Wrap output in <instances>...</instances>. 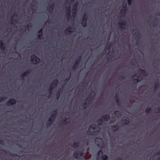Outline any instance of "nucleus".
<instances>
[{
    "label": "nucleus",
    "instance_id": "b1692460",
    "mask_svg": "<svg viewBox=\"0 0 160 160\" xmlns=\"http://www.w3.org/2000/svg\"><path fill=\"white\" fill-rule=\"evenodd\" d=\"M127 11V9L126 8H123L122 9L121 13L122 15V16H125V13Z\"/></svg>",
    "mask_w": 160,
    "mask_h": 160
},
{
    "label": "nucleus",
    "instance_id": "a18cd8bd",
    "mask_svg": "<svg viewBox=\"0 0 160 160\" xmlns=\"http://www.w3.org/2000/svg\"><path fill=\"white\" fill-rule=\"evenodd\" d=\"M23 75V74H22L21 76V78L22 79H24V78L25 76H22Z\"/></svg>",
    "mask_w": 160,
    "mask_h": 160
},
{
    "label": "nucleus",
    "instance_id": "49530a36",
    "mask_svg": "<svg viewBox=\"0 0 160 160\" xmlns=\"http://www.w3.org/2000/svg\"><path fill=\"white\" fill-rule=\"evenodd\" d=\"M12 21L16 22V20L13 19H12V21L11 22V23L12 25L13 24V23L12 22Z\"/></svg>",
    "mask_w": 160,
    "mask_h": 160
},
{
    "label": "nucleus",
    "instance_id": "c756f323",
    "mask_svg": "<svg viewBox=\"0 0 160 160\" xmlns=\"http://www.w3.org/2000/svg\"><path fill=\"white\" fill-rule=\"evenodd\" d=\"M69 119L68 118H65L63 122L64 124H69L70 122L69 121H68V120Z\"/></svg>",
    "mask_w": 160,
    "mask_h": 160
},
{
    "label": "nucleus",
    "instance_id": "f704fd0d",
    "mask_svg": "<svg viewBox=\"0 0 160 160\" xmlns=\"http://www.w3.org/2000/svg\"><path fill=\"white\" fill-rule=\"evenodd\" d=\"M114 114L115 115H118L119 116H121V114L120 112L118 111H116L114 112Z\"/></svg>",
    "mask_w": 160,
    "mask_h": 160
},
{
    "label": "nucleus",
    "instance_id": "de8ad7c7",
    "mask_svg": "<svg viewBox=\"0 0 160 160\" xmlns=\"http://www.w3.org/2000/svg\"><path fill=\"white\" fill-rule=\"evenodd\" d=\"M52 91H50V90H49V95H52Z\"/></svg>",
    "mask_w": 160,
    "mask_h": 160
},
{
    "label": "nucleus",
    "instance_id": "7c9ffc66",
    "mask_svg": "<svg viewBox=\"0 0 160 160\" xmlns=\"http://www.w3.org/2000/svg\"><path fill=\"white\" fill-rule=\"evenodd\" d=\"M151 108L150 107H148L146 109L145 112L147 114L149 113L151 111Z\"/></svg>",
    "mask_w": 160,
    "mask_h": 160
},
{
    "label": "nucleus",
    "instance_id": "dca6fc26",
    "mask_svg": "<svg viewBox=\"0 0 160 160\" xmlns=\"http://www.w3.org/2000/svg\"><path fill=\"white\" fill-rule=\"evenodd\" d=\"M54 121V119L49 117L47 123V125L48 126H50Z\"/></svg>",
    "mask_w": 160,
    "mask_h": 160
},
{
    "label": "nucleus",
    "instance_id": "6ab92c4d",
    "mask_svg": "<svg viewBox=\"0 0 160 160\" xmlns=\"http://www.w3.org/2000/svg\"><path fill=\"white\" fill-rule=\"evenodd\" d=\"M132 77L133 78H134L135 77H137V79H134V80L136 81V82H140L141 80H139V78H140V76H137L136 74H135L132 76Z\"/></svg>",
    "mask_w": 160,
    "mask_h": 160
},
{
    "label": "nucleus",
    "instance_id": "58836bf2",
    "mask_svg": "<svg viewBox=\"0 0 160 160\" xmlns=\"http://www.w3.org/2000/svg\"><path fill=\"white\" fill-rule=\"evenodd\" d=\"M6 97H0V102L3 101L4 99H6Z\"/></svg>",
    "mask_w": 160,
    "mask_h": 160
},
{
    "label": "nucleus",
    "instance_id": "13d9d810",
    "mask_svg": "<svg viewBox=\"0 0 160 160\" xmlns=\"http://www.w3.org/2000/svg\"><path fill=\"white\" fill-rule=\"evenodd\" d=\"M135 34H138V33H137V32H135Z\"/></svg>",
    "mask_w": 160,
    "mask_h": 160
},
{
    "label": "nucleus",
    "instance_id": "cd10ccee",
    "mask_svg": "<svg viewBox=\"0 0 160 160\" xmlns=\"http://www.w3.org/2000/svg\"><path fill=\"white\" fill-rule=\"evenodd\" d=\"M31 72V71L30 70H28L22 73V76H26L28 75V74L30 73Z\"/></svg>",
    "mask_w": 160,
    "mask_h": 160
},
{
    "label": "nucleus",
    "instance_id": "5701e85b",
    "mask_svg": "<svg viewBox=\"0 0 160 160\" xmlns=\"http://www.w3.org/2000/svg\"><path fill=\"white\" fill-rule=\"evenodd\" d=\"M66 16L67 19L69 20L70 17V11H66Z\"/></svg>",
    "mask_w": 160,
    "mask_h": 160
},
{
    "label": "nucleus",
    "instance_id": "e433bc0d",
    "mask_svg": "<svg viewBox=\"0 0 160 160\" xmlns=\"http://www.w3.org/2000/svg\"><path fill=\"white\" fill-rule=\"evenodd\" d=\"M55 88V87L51 84L49 87V90L52 91V90Z\"/></svg>",
    "mask_w": 160,
    "mask_h": 160
},
{
    "label": "nucleus",
    "instance_id": "9d476101",
    "mask_svg": "<svg viewBox=\"0 0 160 160\" xmlns=\"http://www.w3.org/2000/svg\"><path fill=\"white\" fill-rule=\"evenodd\" d=\"M126 22L125 20H122L121 22H118V25L120 27L123 29H125L126 28L124 27L126 26Z\"/></svg>",
    "mask_w": 160,
    "mask_h": 160
},
{
    "label": "nucleus",
    "instance_id": "4be33fe9",
    "mask_svg": "<svg viewBox=\"0 0 160 160\" xmlns=\"http://www.w3.org/2000/svg\"><path fill=\"white\" fill-rule=\"evenodd\" d=\"M79 142H75L73 143L72 147L74 148H77L79 147Z\"/></svg>",
    "mask_w": 160,
    "mask_h": 160
},
{
    "label": "nucleus",
    "instance_id": "9b49d317",
    "mask_svg": "<svg viewBox=\"0 0 160 160\" xmlns=\"http://www.w3.org/2000/svg\"><path fill=\"white\" fill-rule=\"evenodd\" d=\"M57 114H58V110H57V109H55V110H54L52 111V113L51 114L50 117L51 118H52L55 120L56 116H57Z\"/></svg>",
    "mask_w": 160,
    "mask_h": 160
},
{
    "label": "nucleus",
    "instance_id": "bb28decb",
    "mask_svg": "<svg viewBox=\"0 0 160 160\" xmlns=\"http://www.w3.org/2000/svg\"><path fill=\"white\" fill-rule=\"evenodd\" d=\"M115 98L116 101V102L118 105H119L120 102L118 96L116 95L115 97Z\"/></svg>",
    "mask_w": 160,
    "mask_h": 160
},
{
    "label": "nucleus",
    "instance_id": "603ef678",
    "mask_svg": "<svg viewBox=\"0 0 160 160\" xmlns=\"http://www.w3.org/2000/svg\"><path fill=\"white\" fill-rule=\"evenodd\" d=\"M134 60L135 61V59H132V65H134V64H133V63H134L133 61Z\"/></svg>",
    "mask_w": 160,
    "mask_h": 160
},
{
    "label": "nucleus",
    "instance_id": "1a4fd4ad",
    "mask_svg": "<svg viewBox=\"0 0 160 160\" xmlns=\"http://www.w3.org/2000/svg\"><path fill=\"white\" fill-rule=\"evenodd\" d=\"M16 101L14 99H11L6 102V105L8 106H10L15 104Z\"/></svg>",
    "mask_w": 160,
    "mask_h": 160
},
{
    "label": "nucleus",
    "instance_id": "7ed1b4c3",
    "mask_svg": "<svg viewBox=\"0 0 160 160\" xmlns=\"http://www.w3.org/2000/svg\"><path fill=\"white\" fill-rule=\"evenodd\" d=\"M87 18L86 13H84L81 22L82 25L84 28L86 27L87 26Z\"/></svg>",
    "mask_w": 160,
    "mask_h": 160
},
{
    "label": "nucleus",
    "instance_id": "052dcab7",
    "mask_svg": "<svg viewBox=\"0 0 160 160\" xmlns=\"http://www.w3.org/2000/svg\"><path fill=\"white\" fill-rule=\"evenodd\" d=\"M4 152H6V151H4Z\"/></svg>",
    "mask_w": 160,
    "mask_h": 160
},
{
    "label": "nucleus",
    "instance_id": "0eeeda50",
    "mask_svg": "<svg viewBox=\"0 0 160 160\" xmlns=\"http://www.w3.org/2000/svg\"><path fill=\"white\" fill-rule=\"evenodd\" d=\"M31 59L32 61L34 60L36 64L38 63L40 61V59L34 54H33L31 56Z\"/></svg>",
    "mask_w": 160,
    "mask_h": 160
},
{
    "label": "nucleus",
    "instance_id": "20e7f679",
    "mask_svg": "<svg viewBox=\"0 0 160 160\" xmlns=\"http://www.w3.org/2000/svg\"><path fill=\"white\" fill-rule=\"evenodd\" d=\"M84 154L83 151L75 152L74 153V156L76 158L79 159L80 158L82 157Z\"/></svg>",
    "mask_w": 160,
    "mask_h": 160
},
{
    "label": "nucleus",
    "instance_id": "6e6552de",
    "mask_svg": "<svg viewBox=\"0 0 160 160\" xmlns=\"http://www.w3.org/2000/svg\"><path fill=\"white\" fill-rule=\"evenodd\" d=\"M95 127H93V126H91L88 128V129L87 131V133H88V134L91 135L93 134L94 132L91 131V128H92L93 130H95L96 129V128H98V127L97 125H95Z\"/></svg>",
    "mask_w": 160,
    "mask_h": 160
},
{
    "label": "nucleus",
    "instance_id": "37998d69",
    "mask_svg": "<svg viewBox=\"0 0 160 160\" xmlns=\"http://www.w3.org/2000/svg\"><path fill=\"white\" fill-rule=\"evenodd\" d=\"M70 77H69L68 78L66 79L65 80V84H66L67 83V82L70 79Z\"/></svg>",
    "mask_w": 160,
    "mask_h": 160
},
{
    "label": "nucleus",
    "instance_id": "79ce46f5",
    "mask_svg": "<svg viewBox=\"0 0 160 160\" xmlns=\"http://www.w3.org/2000/svg\"><path fill=\"white\" fill-rule=\"evenodd\" d=\"M123 8H126L127 9V4H124L123 5Z\"/></svg>",
    "mask_w": 160,
    "mask_h": 160
},
{
    "label": "nucleus",
    "instance_id": "c9c22d12",
    "mask_svg": "<svg viewBox=\"0 0 160 160\" xmlns=\"http://www.w3.org/2000/svg\"><path fill=\"white\" fill-rule=\"evenodd\" d=\"M82 57L81 56H79L77 58L76 61L80 63Z\"/></svg>",
    "mask_w": 160,
    "mask_h": 160
},
{
    "label": "nucleus",
    "instance_id": "5fc2aeb1",
    "mask_svg": "<svg viewBox=\"0 0 160 160\" xmlns=\"http://www.w3.org/2000/svg\"><path fill=\"white\" fill-rule=\"evenodd\" d=\"M116 160H122V159L121 158H118Z\"/></svg>",
    "mask_w": 160,
    "mask_h": 160
},
{
    "label": "nucleus",
    "instance_id": "3c124183",
    "mask_svg": "<svg viewBox=\"0 0 160 160\" xmlns=\"http://www.w3.org/2000/svg\"><path fill=\"white\" fill-rule=\"evenodd\" d=\"M157 110H158V112L159 113L160 112V107L157 108Z\"/></svg>",
    "mask_w": 160,
    "mask_h": 160
},
{
    "label": "nucleus",
    "instance_id": "a19ab883",
    "mask_svg": "<svg viewBox=\"0 0 160 160\" xmlns=\"http://www.w3.org/2000/svg\"><path fill=\"white\" fill-rule=\"evenodd\" d=\"M66 11H70L71 10V7L70 6H69V7H67L66 8Z\"/></svg>",
    "mask_w": 160,
    "mask_h": 160
},
{
    "label": "nucleus",
    "instance_id": "393cba45",
    "mask_svg": "<svg viewBox=\"0 0 160 160\" xmlns=\"http://www.w3.org/2000/svg\"><path fill=\"white\" fill-rule=\"evenodd\" d=\"M103 122V120L102 119H99L97 121V123L98 125L101 126Z\"/></svg>",
    "mask_w": 160,
    "mask_h": 160
},
{
    "label": "nucleus",
    "instance_id": "8fccbe9b",
    "mask_svg": "<svg viewBox=\"0 0 160 160\" xmlns=\"http://www.w3.org/2000/svg\"><path fill=\"white\" fill-rule=\"evenodd\" d=\"M27 27L28 28H31L32 27V26L31 25H28L27 26Z\"/></svg>",
    "mask_w": 160,
    "mask_h": 160
},
{
    "label": "nucleus",
    "instance_id": "ddd939ff",
    "mask_svg": "<svg viewBox=\"0 0 160 160\" xmlns=\"http://www.w3.org/2000/svg\"><path fill=\"white\" fill-rule=\"evenodd\" d=\"M0 48L2 51H4L5 49V44L2 40H0Z\"/></svg>",
    "mask_w": 160,
    "mask_h": 160
},
{
    "label": "nucleus",
    "instance_id": "39448f33",
    "mask_svg": "<svg viewBox=\"0 0 160 160\" xmlns=\"http://www.w3.org/2000/svg\"><path fill=\"white\" fill-rule=\"evenodd\" d=\"M78 4V2H76L73 5L72 7V17H73L74 18H75L76 14Z\"/></svg>",
    "mask_w": 160,
    "mask_h": 160
},
{
    "label": "nucleus",
    "instance_id": "4d7b16f0",
    "mask_svg": "<svg viewBox=\"0 0 160 160\" xmlns=\"http://www.w3.org/2000/svg\"><path fill=\"white\" fill-rule=\"evenodd\" d=\"M71 1L72 2H74L75 0H71Z\"/></svg>",
    "mask_w": 160,
    "mask_h": 160
},
{
    "label": "nucleus",
    "instance_id": "864d4df0",
    "mask_svg": "<svg viewBox=\"0 0 160 160\" xmlns=\"http://www.w3.org/2000/svg\"><path fill=\"white\" fill-rule=\"evenodd\" d=\"M17 15L16 14H14L12 16V18H14L15 17H17Z\"/></svg>",
    "mask_w": 160,
    "mask_h": 160
},
{
    "label": "nucleus",
    "instance_id": "c85d7f7f",
    "mask_svg": "<svg viewBox=\"0 0 160 160\" xmlns=\"http://www.w3.org/2000/svg\"><path fill=\"white\" fill-rule=\"evenodd\" d=\"M113 130L115 131H117L119 129V127L117 125H115L112 127Z\"/></svg>",
    "mask_w": 160,
    "mask_h": 160
},
{
    "label": "nucleus",
    "instance_id": "f8f14e48",
    "mask_svg": "<svg viewBox=\"0 0 160 160\" xmlns=\"http://www.w3.org/2000/svg\"><path fill=\"white\" fill-rule=\"evenodd\" d=\"M138 72L145 77L147 76L148 75V72L144 69H140Z\"/></svg>",
    "mask_w": 160,
    "mask_h": 160
},
{
    "label": "nucleus",
    "instance_id": "c03bdc74",
    "mask_svg": "<svg viewBox=\"0 0 160 160\" xmlns=\"http://www.w3.org/2000/svg\"><path fill=\"white\" fill-rule=\"evenodd\" d=\"M0 144L2 145H4V142L2 140H0Z\"/></svg>",
    "mask_w": 160,
    "mask_h": 160
},
{
    "label": "nucleus",
    "instance_id": "bf43d9fd",
    "mask_svg": "<svg viewBox=\"0 0 160 160\" xmlns=\"http://www.w3.org/2000/svg\"><path fill=\"white\" fill-rule=\"evenodd\" d=\"M134 30L136 31H137V30H133V31H134Z\"/></svg>",
    "mask_w": 160,
    "mask_h": 160
},
{
    "label": "nucleus",
    "instance_id": "f03ea898",
    "mask_svg": "<svg viewBox=\"0 0 160 160\" xmlns=\"http://www.w3.org/2000/svg\"><path fill=\"white\" fill-rule=\"evenodd\" d=\"M103 152L101 150H99L97 153L98 156L97 159L100 160L101 158V160H108V156L106 154L103 155Z\"/></svg>",
    "mask_w": 160,
    "mask_h": 160
},
{
    "label": "nucleus",
    "instance_id": "473e14b6",
    "mask_svg": "<svg viewBox=\"0 0 160 160\" xmlns=\"http://www.w3.org/2000/svg\"><path fill=\"white\" fill-rule=\"evenodd\" d=\"M113 54H110L108 55L107 57V58L108 60H109L110 59H111L113 58Z\"/></svg>",
    "mask_w": 160,
    "mask_h": 160
},
{
    "label": "nucleus",
    "instance_id": "72a5a7b5",
    "mask_svg": "<svg viewBox=\"0 0 160 160\" xmlns=\"http://www.w3.org/2000/svg\"><path fill=\"white\" fill-rule=\"evenodd\" d=\"M123 122H124V124L125 125H128L130 123V121L128 119H126L123 120Z\"/></svg>",
    "mask_w": 160,
    "mask_h": 160
},
{
    "label": "nucleus",
    "instance_id": "2eb2a0df",
    "mask_svg": "<svg viewBox=\"0 0 160 160\" xmlns=\"http://www.w3.org/2000/svg\"><path fill=\"white\" fill-rule=\"evenodd\" d=\"M75 29L74 28H72L71 27H69L68 28L66 29L65 32L67 31L69 33H71Z\"/></svg>",
    "mask_w": 160,
    "mask_h": 160
},
{
    "label": "nucleus",
    "instance_id": "4468645a",
    "mask_svg": "<svg viewBox=\"0 0 160 160\" xmlns=\"http://www.w3.org/2000/svg\"><path fill=\"white\" fill-rule=\"evenodd\" d=\"M102 119L105 121H108L110 119V116L108 114H106L102 117Z\"/></svg>",
    "mask_w": 160,
    "mask_h": 160
},
{
    "label": "nucleus",
    "instance_id": "a878e982",
    "mask_svg": "<svg viewBox=\"0 0 160 160\" xmlns=\"http://www.w3.org/2000/svg\"><path fill=\"white\" fill-rule=\"evenodd\" d=\"M62 90V88H61L57 92V94H56V98L57 99H59L60 96V92H61Z\"/></svg>",
    "mask_w": 160,
    "mask_h": 160
},
{
    "label": "nucleus",
    "instance_id": "2f4dec72",
    "mask_svg": "<svg viewBox=\"0 0 160 160\" xmlns=\"http://www.w3.org/2000/svg\"><path fill=\"white\" fill-rule=\"evenodd\" d=\"M154 85H155L154 87V89H155V90H156V89H157L158 88V87L159 85L158 82H155L154 83Z\"/></svg>",
    "mask_w": 160,
    "mask_h": 160
},
{
    "label": "nucleus",
    "instance_id": "aec40b11",
    "mask_svg": "<svg viewBox=\"0 0 160 160\" xmlns=\"http://www.w3.org/2000/svg\"><path fill=\"white\" fill-rule=\"evenodd\" d=\"M58 79H56L55 80H54L53 82H52V84L53 85L55 88L56 87L57 85H58Z\"/></svg>",
    "mask_w": 160,
    "mask_h": 160
},
{
    "label": "nucleus",
    "instance_id": "f3484780",
    "mask_svg": "<svg viewBox=\"0 0 160 160\" xmlns=\"http://www.w3.org/2000/svg\"><path fill=\"white\" fill-rule=\"evenodd\" d=\"M37 35L39 38H41L42 35V29H41L38 31L37 33Z\"/></svg>",
    "mask_w": 160,
    "mask_h": 160
},
{
    "label": "nucleus",
    "instance_id": "4c0bfd02",
    "mask_svg": "<svg viewBox=\"0 0 160 160\" xmlns=\"http://www.w3.org/2000/svg\"><path fill=\"white\" fill-rule=\"evenodd\" d=\"M111 46V43H109L106 46V48L108 50H110Z\"/></svg>",
    "mask_w": 160,
    "mask_h": 160
},
{
    "label": "nucleus",
    "instance_id": "6e6d98bb",
    "mask_svg": "<svg viewBox=\"0 0 160 160\" xmlns=\"http://www.w3.org/2000/svg\"><path fill=\"white\" fill-rule=\"evenodd\" d=\"M157 154H158V155H160V152H158L157 153Z\"/></svg>",
    "mask_w": 160,
    "mask_h": 160
},
{
    "label": "nucleus",
    "instance_id": "412c9836",
    "mask_svg": "<svg viewBox=\"0 0 160 160\" xmlns=\"http://www.w3.org/2000/svg\"><path fill=\"white\" fill-rule=\"evenodd\" d=\"M79 63L76 61L75 64L74 65L73 67L72 68V69L73 70H75L76 68H77L78 66Z\"/></svg>",
    "mask_w": 160,
    "mask_h": 160
},
{
    "label": "nucleus",
    "instance_id": "a211bd4d",
    "mask_svg": "<svg viewBox=\"0 0 160 160\" xmlns=\"http://www.w3.org/2000/svg\"><path fill=\"white\" fill-rule=\"evenodd\" d=\"M54 4L52 3L50 6L49 9V12L50 13H51L52 12L53 9L54 8Z\"/></svg>",
    "mask_w": 160,
    "mask_h": 160
},
{
    "label": "nucleus",
    "instance_id": "09e8293b",
    "mask_svg": "<svg viewBox=\"0 0 160 160\" xmlns=\"http://www.w3.org/2000/svg\"><path fill=\"white\" fill-rule=\"evenodd\" d=\"M120 78L123 79L125 78V77L124 76H121L120 77Z\"/></svg>",
    "mask_w": 160,
    "mask_h": 160
},
{
    "label": "nucleus",
    "instance_id": "f257e3e1",
    "mask_svg": "<svg viewBox=\"0 0 160 160\" xmlns=\"http://www.w3.org/2000/svg\"><path fill=\"white\" fill-rule=\"evenodd\" d=\"M95 95V93L94 91H92L90 94L89 96L87 99V102H85L84 105L87 106H84L83 108L84 109H86L91 104L92 100L93 99Z\"/></svg>",
    "mask_w": 160,
    "mask_h": 160
},
{
    "label": "nucleus",
    "instance_id": "423d86ee",
    "mask_svg": "<svg viewBox=\"0 0 160 160\" xmlns=\"http://www.w3.org/2000/svg\"><path fill=\"white\" fill-rule=\"evenodd\" d=\"M95 142L96 143H97V145L98 146H99V144L98 143H100L101 145V147H102L104 146V144L102 141V139L101 138H97L95 139Z\"/></svg>",
    "mask_w": 160,
    "mask_h": 160
},
{
    "label": "nucleus",
    "instance_id": "ea45409f",
    "mask_svg": "<svg viewBox=\"0 0 160 160\" xmlns=\"http://www.w3.org/2000/svg\"><path fill=\"white\" fill-rule=\"evenodd\" d=\"M133 0H127L128 4L129 5H131Z\"/></svg>",
    "mask_w": 160,
    "mask_h": 160
}]
</instances>
